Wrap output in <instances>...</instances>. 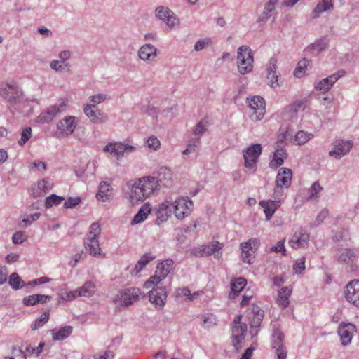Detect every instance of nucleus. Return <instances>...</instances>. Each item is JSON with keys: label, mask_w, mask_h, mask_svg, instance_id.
<instances>
[{"label": "nucleus", "mask_w": 359, "mask_h": 359, "mask_svg": "<svg viewBox=\"0 0 359 359\" xmlns=\"http://www.w3.org/2000/svg\"><path fill=\"white\" fill-rule=\"evenodd\" d=\"M264 311L259 306L252 304L251 306V313L248 314L250 320V331L252 337H255L259 332L260 324L264 318Z\"/></svg>", "instance_id": "obj_9"}, {"label": "nucleus", "mask_w": 359, "mask_h": 359, "mask_svg": "<svg viewBox=\"0 0 359 359\" xmlns=\"http://www.w3.org/2000/svg\"><path fill=\"white\" fill-rule=\"evenodd\" d=\"M159 140L155 136H151L147 140L148 147L156 150L160 146Z\"/></svg>", "instance_id": "obj_61"}, {"label": "nucleus", "mask_w": 359, "mask_h": 359, "mask_svg": "<svg viewBox=\"0 0 359 359\" xmlns=\"http://www.w3.org/2000/svg\"><path fill=\"white\" fill-rule=\"evenodd\" d=\"M273 8L269 6L266 4L264 6V11L261 13L259 17L258 18V22H265L271 15V12L273 11Z\"/></svg>", "instance_id": "obj_49"}, {"label": "nucleus", "mask_w": 359, "mask_h": 359, "mask_svg": "<svg viewBox=\"0 0 359 359\" xmlns=\"http://www.w3.org/2000/svg\"><path fill=\"white\" fill-rule=\"evenodd\" d=\"M114 353L110 350H107L104 355L95 354L93 355V359H113Z\"/></svg>", "instance_id": "obj_64"}, {"label": "nucleus", "mask_w": 359, "mask_h": 359, "mask_svg": "<svg viewBox=\"0 0 359 359\" xmlns=\"http://www.w3.org/2000/svg\"><path fill=\"white\" fill-rule=\"evenodd\" d=\"M22 91L18 86H13V88L8 97V102L11 104H16L20 103L22 99Z\"/></svg>", "instance_id": "obj_39"}, {"label": "nucleus", "mask_w": 359, "mask_h": 359, "mask_svg": "<svg viewBox=\"0 0 359 359\" xmlns=\"http://www.w3.org/2000/svg\"><path fill=\"white\" fill-rule=\"evenodd\" d=\"M356 331L355 326L352 323H341L337 330L343 346H346L351 342L353 333Z\"/></svg>", "instance_id": "obj_15"}, {"label": "nucleus", "mask_w": 359, "mask_h": 359, "mask_svg": "<svg viewBox=\"0 0 359 359\" xmlns=\"http://www.w3.org/2000/svg\"><path fill=\"white\" fill-rule=\"evenodd\" d=\"M156 48L151 44L142 46L138 51V55L140 59L146 61L149 60L156 56Z\"/></svg>", "instance_id": "obj_28"}, {"label": "nucleus", "mask_w": 359, "mask_h": 359, "mask_svg": "<svg viewBox=\"0 0 359 359\" xmlns=\"http://www.w3.org/2000/svg\"><path fill=\"white\" fill-rule=\"evenodd\" d=\"M101 229L100 224L97 222H93L90 226L88 237L98 238Z\"/></svg>", "instance_id": "obj_56"}, {"label": "nucleus", "mask_w": 359, "mask_h": 359, "mask_svg": "<svg viewBox=\"0 0 359 359\" xmlns=\"http://www.w3.org/2000/svg\"><path fill=\"white\" fill-rule=\"evenodd\" d=\"M81 202L79 197H69L64 203L65 208H73Z\"/></svg>", "instance_id": "obj_57"}, {"label": "nucleus", "mask_w": 359, "mask_h": 359, "mask_svg": "<svg viewBox=\"0 0 359 359\" xmlns=\"http://www.w3.org/2000/svg\"><path fill=\"white\" fill-rule=\"evenodd\" d=\"M210 40L209 39H205L198 41L194 45V50L196 51H200L204 49L209 43Z\"/></svg>", "instance_id": "obj_63"}, {"label": "nucleus", "mask_w": 359, "mask_h": 359, "mask_svg": "<svg viewBox=\"0 0 359 359\" xmlns=\"http://www.w3.org/2000/svg\"><path fill=\"white\" fill-rule=\"evenodd\" d=\"M170 212L171 209L168 204V202L163 203L159 205L158 208L156 211V224L160 225L161 223L165 222L168 219Z\"/></svg>", "instance_id": "obj_26"}, {"label": "nucleus", "mask_w": 359, "mask_h": 359, "mask_svg": "<svg viewBox=\"0 0 359 359\" xmlns=\"http://www.w3.org/2000/svg\"><path fill=\"white\" fill-rule=\"evenodd\" d=\"M171 12L172 11L170 10L168 8L160 6L156 8V16L158 19L164 21L167 18H169V15L171 13Z\"/></svg>", "instance_id": "obj_46"}, {"label": "nucleus", "mask_w": 359, "mask_h": 359, "mask_svg": "<svg viewBox=\"0 0 359 359\" xmlns=\"http://www.w3.org/2000/svg\"><path fill=\"white\" fill-rule=\"evenodd\" d=\"M346 72L344 70L338 71L337 72L329 76L326 79H327L330 86H332L341 77L345 74Z\"/></svg>", "instance_id": "obj_52"}, {"label": "nucleus", "mask_w": 359, "mask_h": 359, "mask_svg": "<svg viewBox=\"0 0 359 359\" xmlns=\"http://www.w3.org/2000/svg\"><path fill=\"white\" fill-rule=\"evenodd\" d=\"M22 302H23L24 305H25L27 306H34L39 303V299L37 298L36 294H32V295L25 297L23 299Z\"/></svg>", "instance_id": "obj_58"}, {"label": "nucleus", "mask_w": 359, "mask_h": 359, "mask_svg": "<svg viewBox=\"0 0 359 359\" xmlns=\"http://www.w3.org/2000/svg\"><path fill=\"white\" fill-rule=\"evenodd\" d=\"M83 111L84 114L94 123H104L109 120L108 115L100 110L95 104H85L83 107Z\"/></svg>", "instance_id": "obj_10"}, {"label": "nucleus", "mask_w": 359, "mask_h": 359, "mask_svg": "<svg viewBox=\"0 0 359 359\" xmlns=\"http://www.w3.org/2000/svg\"><path fill=\"white\" fill-rule=\"evenodd\" d=\"M75 119V117L72 116L64 118L57 123V130H60V133L62 135H71L76 126Z\"/></svg>", "instance_id": "obj_20"}, {"label": "nucleus", "mask_w": 359, "mask_h": 359, "mask_svg": "<svg viewBox=\"0 0 359 359\" xmlns=\"http://www.w3.org/2000/svg\"><path fill=\"white\" fill-rule=\"evenodd\" d=\"M247 330V326L246 325H236L233 327L232 330V344L236 348V349L238 351L240 348H241L242 345V341L244 339L245 337V332Z\"/></svg>", "instance_id": "obj_24"}, {"label": "nucleus", "mask_w": 359, "mask_h": 359, "mask_svg": "<svg viewBox=\"0 0 359 359\" xmlns=\"http://www.w3.org/2000/svg\"><path fill=\"white\" fill-rule=\"evenodd\" d=\"M49 320V313L44 312L40 318L36 319L31 326L32 330H36L37 329L42 327L44 324H46Z\"/></svg>", "instance_id": "obj_44"}, {"label": "nucleus", "mask_w": 359, "mask_h": 359, "mask_svg": "<svg viewBox=\"0 0 359 359\" xmlns=\"http://www.w3.org/2000/svg\"><path fill=\"white\" fill-rule=\"evenodd\" d=\"M270 252H280L283 255H286V249L284 245V241H278L276 245L272 246L269 249Z\"/></svg>", "instance_id": "obj_54"}, {"label": "nucleus", "mask_w": 359, "mask_h": 359, "mask_svg": "<svg viewBox=\"0 0 359 359\" xmlns=\"http://www.w3.org/2000/svg\"><path fill=\"white\" fill-rule=\"evenodd\" d=\"M41 214L39 212H36L32 215H28L26 218H24L22 221V223H25V226L30 225L33 222L39 219Z\"/></svg>", "instance_id": "obj_62"}, {"label": "nucleus", "mask_w": 359, "mask_h": 359, "mask_svg": "<svg viewBox=\"0 0 359 359\" xmlns=\"http://www.w3.org/2000/svg\"><path fill=\"white\" fill-rule=\"evenodd\" d=\"M60 60H53L50 63V67L55 72H68L70 69L71 65L69 63H63L61 65Z\"/></svg>", "instance_id": "obj_42"}, {"label": "nucleus", "mask_w": 359, "mask_h": 359, "mask_svg": "<svg viewBox=\"0 0 359 359\" xmlns=\"http://www.w3.org/2000/svg\"><path fill=\"white\" fill-rule=\"evenodd\" d=\"M111 187L107 182H102L100 184L96 198L99 201H107L110 199Z\"/></svg>", "instance_id": "obj_34"}, {"label": "nucleus", "mask_w": 359, "mask_h": 359, "mask_svg": "<svg viewBox=\"0 0 359 359\" xmlns=\"http://www.w3.org/2000/svg\"><path fill=\"white\" fill-rule=\"evenodd\" d=\"M262 147L260 144H254L243 150L244 165L247 168H255L259 156L262 154Z\"/></svg>", "instance_id": "obj_6"}, {"label": "nucleus", "mask_w": 359, "mask_h": 359, "mask_svg": "<svg viewBox=\"0 0 359 359\" xmlns=\"http://www.w3.org/2000/svg\"><path fill=\"white\" fill-rule=\"evenodd\" d=\"M95 285L93 281H86L81 287L74 290L79 297H91L95 294Z\"/></svg>", "instance_id": "obj_30"}, {"label": "nucleus", "mask_w": 359, "mask_h": 359, "mask_svg": "<svg viewBox=\"0 0 359 359\" xmlns=\"http://www.w3.org/2000/svg\"><path fill=\"white\" fill-rule=\"evenodd\" d=\"M352 147L351 141L337 140L334 143V148L329 152V155L336 159H340L349 152Z\"/></svg>", "instance_id": "obj_13"}, {"label": "nucleus", "mask_w": 359, "mask_h": 359, "mask_svg": "<svg viewBox=\"0 0 359 359\" xmlns=\"http://www.w3.org/2000/svg\"><path fill=\"white\" fill-rule=\"evenodd\" d=\"M247 280L243 277L236 278L231 282V290L233 296L238 295L245 287Z\"/></svg>", "instance_id": "obj_38"}, {"label": "nucleus", "mask_w": 359, "mask_h": 359, "mask_svg": "<svg viewBox=\"0 0 359 359\" xmlns=\"http://www.w3.org/2000/svg\"><path fill=\"white\" fill-rule=\"evenodd\" d=\"M346 299L359 307V280H353L346 285Z\"/></svg>", "instance_id": "obj_16"}, {"label": "nucleus", "mask_w": 359, "mask_h": 359, "mask_svg": "<svg viewBox=\"0 0 359 359\" xmlns=\"http://www.w3.org/2000/svg\"><path fill=\"white\" fill-rule=\"evenodd\" d=\"M276 63V59L271 57L267 67V83L273 88L279 86V83H278V76L276 71L277 67Z\"/></svg>", "instance_id": "obj_23"}, {"label": "nucleus", "mask_w": 359, "mask_h": 359, "mask_svg": "<svg viewBox=\"0 0 359 359\" xmlns=\"http://www.w3.org/2000/svg\"><path fill=\"white\" fill-rule=\"evenodd\" d=\"M45 346V343L43 341H41L39 344V346L36 348H33L30 345H28L25 348L26 352L30 354H36V355H39L43 351Z\"/></svg>", "instance_id": "obj_53"}, {"label": "nucleus", "mask_w": 359, "mask_h": 359, "mask_svg": "<svg viewBox=\"0 0 359 359\" xmlns=\"http://www.w3.org/2000/svg\"><path fill=\"white\" fill-rule=\"evenodd\" d=\"M89 100L93 102L92 104L96 105L97 104H100L103 102L107 99V95L105 94H96L89 97Z\"/></svg>", "instance_id": "obj_60"}, {"label": "nucleus", "mask_w": 359, "mask_h": 359, "mask_svg": "<svg viewBox=\"0 0 359 359\" xmlns=\"http://www.w3.org/2000/svg\"><path fill=\"white\" fill-rule=\"evenodd\" d=\"M305 257H302L298 259L293 265V270L297 274H301L305 269Z\"/></svg>", "instance_id": "obj_47"}, {"label": "nucleus", "mask_w": 359, "mask_h": 359, "mask_svg": "<svg viewBox=\"0 0 359 359\" xmlns=\"http://www.w3.org/2000/svg\"><path fill=\"white\" fill-rule=\"evenodd\" d=\"M327 47V43L324 39L316 40L313 43L310 44L304 50L306 55L317 56Z\"/></svg>", "instance_id": "obj_25"}, {"label": "nucleus", "mask_w": 359, "mask_h": 359, "mask_svg": "<svg viewBox=\"0 0 359 359\" xmlns=\"http://www.w3.org/2000/svg\"><path fill=\"white\" fill-rule=\"evenodd\" d=\"M291 293L292 288L289 286L283 287L279 290L277 301L278 304L282 306L283 309H285L288 306L290 303L289 297Z\"/></svg>", "instance_id": "obj_32"}, {"label": "nucleus", "mask_w": 359, "mask_h": 359, "mask_svg": "<svg viewBox=\"0 0 359 359\" xmlns=\"http://www.w3.org/2000/svg\"><path fill=\"white\" fill-rule=\"evenodd\" d=\"M142 294L141 290L138 287L126 288L120 292V301L126 306L132 305Z\"/></svg>", "instance_id": "obj_14"}, {"label": "nucleus", "mask_w": 359, "mask_h": 359, "mask_svg": "<svg viewBox=\"0 0 359 359\" xmlns=\"http://www.w3.org/2000/svg\"><path fill=\"white\" fill-rule=\"evenodd\" d=\"M156 256L152 255L151 252H147L144 254L135 264L133 272L137 274L141 270H142L147 264L154 260Z\"/></svg>", "instance_id": "obj_35"}, {"label": "nucleus", "mask_w": 359, "mask_h": 359, "mask_svg": "<svg viewBox=\"0 0 359 359\" xmlns=\"http://www.w3.org/2000/svg\"><path fill=\"white\" fill-rule=\"evenodd\" d=\"M135 149L136 148L134 146L123 142H109L104 147L103 151L114 154L118 159L123 156L125 154H128L134 152Z\"/></svg>", "instance_id": "obj_11"}, {"label": "nucleus", "mask_w": 359, "mask_h": 359, "mask_svg": "<svg viewBox=\"0 0 359 359\" xmlns=\"http://www.w3.org/2000/svg\"><path fill=\"white\" fill-rule=\"evenodd\" d=\"M201 141L199 137H196L192 139L187 144V148L182 151L184 155H189L193 152H194L196 148L200 144Z\"/></svg>", "instance_id": "obj_45"}, {"label": "nucleus", "mask_w": 359, "mask_h": 359, "mask_svg": "<svg viewBox=\"0 0 359 359\" xmlns=\"http://www.w3.org/2000/svg\"><path fill=\"white\" fill-rule=\"evenodd\" d=\"M249 107L255 111L256 120H261L265 113V100L260 96H253L252 98H248Z\"/></svg>", "instance_id": "obj_17"}, {"label": "nucleus", "mask_w": 359, "mask_h": 359, "mask_svg": "<svg viewBox=\"0 0 359 359\" xmlns=\"http://www.w3.org/2000/svg\"><path fill=\"white\" fill-rule=\"evenodd\" d=\"M217 325V317L213 314H208L203 316V327L210 329Z\"/></svg>", "instance_id": "obj_43"}, {"label": "nucleus", "mask_w": 359, "mask_h": 359, "mask_svg": "<svg viewBox=\"0 0 359 359\" xmlns=\"http://www.w3.org/2000/svg\"><path fill=\"white\" fill-rule=\"evenodd\" d=\"M238 69L240 74L245 75L252 70L253 53L251 48L245 45L241 46L238 49Z\"/></svg>", "instance_id": "obj_2"}, {"label": "nucleus", "mask_w": 359, "mask_h": 359, "mask_svg": "<svg viewBox=\"0 0 359 359\" xmlns=\"http://www.w3.org/2000/svg\"><path fill=\"white\" fill-rule=\"evenodd\" d=\"M292 170L289 168H281L276 177V187L274 191L277 192L278 189H281L283 186L289 187L291 182Z\"/></svg>", "instance_id": "obj_18"}, {"label": "nucleus", "mask_w": 359, "mask_h": 359, "mask_svg": "<svg viewBox=\"0 0 359 359\" xmlns=\"http://www.w3.org/2000/svg\"><path fill=\"white\" fill-rule=\"evenodd\" d=\"M289 244L294 249L297 248H303L305 246L297 236V232H296L293 235L292 238L290 240Z\"/></svg>", "instance_id": "obj_59"}, {"label": "nucleus", "mask_w": 359, "mask_h": 359, "mask_svg": "<svg viewBox=\"0 0 359 359\" xmlns=\"http://www.w3.org/2000/svg\"><path fill=\"white\" fill-rule=\"evenodd\" d=\"M333 8L332 0H322L315 7L312 13L313 18L319 17L320 14L324 11L331 10Z\"/></svg>", "instance_id": "obj_36"}, {"label": "nucleus", "mask_w": 359, "mask_h": 359, "mask_svg": "<svg viewBox=\"0 0 359 359\" xmlns=\"http://www.w3.org/2000/svg\"><path fill=\"white\" fill-rule=\"evenodd\" d=\"M141 182L138 178H135L129 180L126 184V194L133 204L143 201L147 198L141 186Z\"/></svg>", "instance_id": "obj_3"}, {"label": "nucleus", "mask_w": 359, "mask_h": 359, "mask_svg": "<svg viewBox=\"0 0 359 359\" xmlns=\"http://www.w3.org/2000/svg\"><path fill=\"white\" fill-rule=\"evenodd\" d=\"M138 180L142 181L141 186L147 197H149L154 191L160 189L158 186V182L156 180V177L145 176L142 178H138Z\"/></svg>", "instance_id": "obj_21"}, {"label": "nucleus", "mask_w": 359, "mask_h": 359, "mask_svg": "<svg viewBox=\"0 0 359 359\" xmlns=\"http://www.w3.org/2000/svg\"><path fill=\"white\" fill-rule=\"evenodd\" d=\"M259 205L264 208L266 219L270 220L276 210L280 206L279 200H262L259 203Z\"/></svg>", "instance_id": "obj_22"}, {"label": "nucleus", "mask_w": 359, "mask_h": 359, "mask_svg": "<svg viewBox=\"0 0 359 359\" xmlns=\"http://www.w3.org/2000/svg\"><path fill=\"white\" fill-rule=\"evenodd\" d=\"M156 180L158 182V186L160 189L161 187H170L172 183V173L171 170L165 166L160 168Z\"/></svg>", "instance_id": "obj_19"}, {"label": "nucleus", "mask_w": 359, "mask_h": 359, "mask_svg": "<svg viewBox=\"0 0 359 359\" xmlns=\"http://www.w3.org/2000/svg\"><path fill=\"white\" fill-rule=\"evenodd\" d=\"M84 244L86 250L88 251L91 255L95 257L100 253L98 238L88 237Z\"/></svg>", "instance_id": "obj_33"}, {"label": "nucleus", "mask_w": 359, "mask_h": 359, "mask_svg": "<svg viewBox=\"0 0 359 359\" xmlns=\"http://www.w3.org/2000/svg\"><path fill=\"white\" fill-rule=\"evenodd\" d=\"M194 207L193 202L188 198L181 197L175 200L173 205V212L178 219H183L188 215Z\"/></svg>", "instance_id": "obj_12"}, {"label": "nucleus", "mask_w": 359, "mask_h": 359, "mask_svg": "<svg viewBox=\"0 0 359 359\" xmlns=\"http://www.w3.org/2000/svg\"><path fill=\"white\" fill-rule=\"evenodd\" d=\"M165 21L166 22L169 30L172 29L180 23L179 20L176 18L172 11L170 14L169 18H167Z\"/></svg>", "instance_id": "obj_50"}, {"label": "nucleus", "mask_w": 359, "mask_h": 359, "mask_svg": "<svg viewBox=\"0 0 359 359\" xmlns=\"http://www.w3.org/2000/svg\"><path fill=\"white\" fill-rule=\"evenodd\" d=\"M222 248L218 241L213 242L207 246H204L203 249H196L194 254L196 256L210 255L219 251Z\"/></svg>", "instance_id": "obj_31"}, {"label": "nucleus", "mask_w": 359, "mask_h": 359, "mask_svg": "<svg viewBox=\"0 0 359 359\" xmlns=\"http://www.w3.org/2000/svg\"><path fill=\"white\" fill-rule=\"evenodd\" d=\"M161 274L156 273L152 276L144 283V287L149 289L152 285L156 286L153 287L149 292V302L155 304V306L158 309H162L165 304L167 299L168 288L167 286H158L162 280Z\"/></svg>", "instance_id": "obj_1"}, {"label": "nucleus", "mask_w": 359, "mask_h": 359, "mask_svg": "<svg viewBox=\"0 0 359 359\" xmlns=\"http://www.w3.org/2000/svg\"><path fill=\"white\" fill-rule=\"evenodd\" d=\"M31 136L32 128L30 127L25 128L21 133V137L18 140V144L20 146L24 145L30 139Z\"/></svg>", "instance_id": "obj_48"}, {"label": "nucleus", "mask_w": 359, "mask_h": 359, "mask_svg": "<svg viewBox=\"0 0 359 359\" xmlns=\"http://www.w3.org/2000/svg\"><path fill=\"white\" fill-rule=\"evenodd\" d=\"M8 284L15 290H17L25 286V283L21 280L19 275L15 272L10 275Z\"/></svg>", "instance_id": "obj_40"}, {"label": "nucleus", "mask_w": 359, "mask_h": 359, "mask_svg": "<svg viewBox=\"0 0 359 359\" xmlns=\"http://www.w3.org/2000/svg\"><path fill=\"white\" fill-rule=\"evenodd\" d=\"M332 87L330 86V83L327 81V79L326 78L322 79L316 86V89L317 90L321 91L323 93H325L331 88Z\"/></svg>", "instance_id": "obj_55"}, {"label": "nucleus", "mask_w": 359, "mask_h": 359, "mask_svg": "<svg viewBox=\"0 0 359 359\" xmlns=\"http://www.w3.org/2000/svg\"><path fill=\"white\" fill-rule=\"evenodd\" d=\"M73 327L69 325H66L60 327L59 330H50L53 341H63L67 339L72 333Z\"/></svg>", "instance_id": "obj_27"}, {"label": "nucleus", "mask_w": 359, "mask_h": 359, "mask_svg": "<svg viewBox=\"0 0 359 359\" xmlns=\"http://www.w3.org/2000/svg\"><path fill=\"white\" fill-rule=\"evenodd\" d=\"M174 262L172 259H167L161 263H158L156 267V273L161 274L163 278H165L172 269Z\"/></svg>", "instance_id": "obj_37"}, {"label": "nucleus", "mask_w": 359, "mask_h": 359, "mask_svg": "<svg viewBox=\"0 0 359 359\" xmlns=\"http://www.w3.org/2000/svg\"><path fill=\"white\" fill-rule=\"evenodd\" d=\"M260 245V241L258 238H251L247 242L241 243L240 246L242 250V260L243 262L252 264L255 258V252Z\"/></svg>", "instance_id": "obj_5"}, {"label": "nucleus", "mask_w": 359, "mask_h": 359, "mask_svg": "<svg viewBox=\"0 0 359 359\" xmlns=\"http://www.w3.org/2000/svg\"><path fill=\"white\" fill-rule=\"evenodd\" d=\"M309 140V136L304 131H299L295 135L294 142L297 144H303Z\"/></svg>", "instance_id": "obj_51"}, {"label": "nucleus", "mask_w": 359, "mask_h": 359, "mask_svg": "<svg viewBox=\"0 0 359 359\" xmlns=\"http://www.w3.org/2000/svg\"><path fill=\"white\" fill-rule=\"evenodd\" d=\"M67 107V100H61L59 104L50 106L43 111L39 116L36 118V122L39 123H50L59 113L66 110Z\"/></svg>", "instance_id": "obj_4"}, {"label": "nucleus", "mask_w": 359, "mask_h": 359, "mask_svg": "<svg viewBox=\"0 0 359 359\" xmlns=\"http://www.w3.org/2000/svg\"><path fill=\"white\" fill-rule=\"evenodd\" d=\"M64 200L65 198L62 196H60L56 194H51L50 196L46 197L45 201V207L46 208H49L53 207V205H58Z\"/></svg>", "instance_id": "obj_41"}, {"label": "nucleus", "mask_w": 359, "mask_h": 359, "mask_svg": "<svg viewBox=\"0 0 359 359\" xmlns=\"http://www.w3.org/2000/svg\"><path fill=\"white\" fill-rule=\"evenodd\" d=\"M151 208L149 203L144 204L135 214L132 219L131 224H137L142 222L151 212Z\"/></svg>", "instance_id": "obj_29"}, {"label": "nucleus", "mask_w": 359, "mask_h": 359, "mask_svg": "<svg viewBox=\"0 0 359 359\" xmlns=\"http://www.w3.org/2000/svg\"><path fill=\"white\" fill-rule=\"evenodd\" d=\"M284 334L278 328L272 334V348L275 350L276 359H286L287 349L283 343Z\"/></svg>", "instance_id": "obj_8"}, {"label": "nucleus", "mask_w": 359, "mask_h": 359, "mask_svg": "<svg viewBox=\"0 0 359 359\" xmlns=\"http://www.w3.org/2000/svg\"><path fill=\"white\" fill-rule=\"evenodd\" d=\"M359 250L356 248H343L337 255V262L350 266L351 271H355L357 266L355 264L358 259Z\"/></svg>", "instance_id": "obj_7"}]
</instances>
